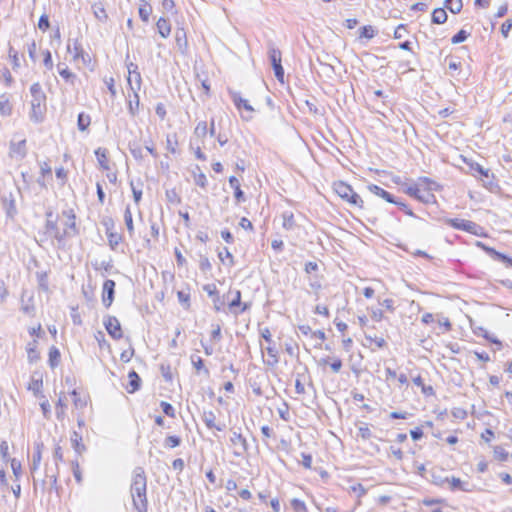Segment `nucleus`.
Here are the masks:
<instances>
[{
  "label": "nucleus",
  "mask_w": 512,
  "mask_h": 512,
  "mask_svg": "<svg viewBox=\"0 0 512 512\" xmlns=\"http://www.w3.org/2000/svg\"><path fill=\"white\" fill-rule=\"evenodd\" d=\"M45 233L55 239L59 246H64L67 239L78 234L77 216L72 208L60 212L46 213Z\"/></svg>",
  "instance_id": "f257e3e1"
},
{
  "label": "nucleus",
  "mask_w": 512,
  "mask_h": 512,
  "mask_svg": "<svg viewBox=\"0 0 512 512\" xmlns=\"http://www.w3.org/2000/svg\"><path fill=\"white\" fill-rule=\"evenodd\" d=\"M441 188L442 187L432 179L420 177L414 184L407 186L404 192L422 203L434 204L436 203L434 193L435 191L441 190Z\"/></svg>",
  "instance_id": "f03ea898"
},
{
  "label": "nucleus",
  "mask_w": 512,
  "mask_h": 512,
  "mask_svg": "<svg viewBox=\"0 0 512 512\" xmlns=\"http://www.w3.org/2000/svg\"><path fill=\"white\" fill-rule=\"evenodd\" d=\"M360 326L364 330V339L362 345L371 352H376L388 348L387 330L377 331L368 327L369 318L367 316L358 317Z\"/></svg>",
  "instance_id": "7ed1b4c3"
},
{
  "label": "nucleus",
  "mask_w": 512,
  "mask_h": 512,
  "mask_svg": "<svg viewBox=\"0 0 512 512\" xmlns=\"http://www.w3.org/2000/svg\"><path fill=\"white\" fill-rule=\"evenodd\" d=\"M147 477L142 468L135 469L131 483V497L135 509L138 512H147Z\"/></svg>",
  "instance_id": "20e7f679"
},
{
  "label": "nucleus",
  "mask_w": 512,
  "mask_h": 512,
  "mask_svg": "<svg viewBox=\"0 0 512 512\" xmlns=\"http://www.w3.org/2000/svg\"><path fill=\"white\" fill-rule=\"evenodd\" d=\"M30 108L29 119L33 123H42L47 113V96L39 82H35L30 86Z\"/></svg>",
  "instance_id": "39448f33"
},
{
  "label": "nucleus",
  "mask_w": 512,
  "mask_h": 512,
  "mask_svg": "<svg viewBox=\"0 0 512 512\" xmlns=\"http://www.w3.org/2000/svg\"><path fill=\"white\" fill-rule=\"evenodd\" d=\"M259 335L264 342H260L263 356L266 354L264 363L268 366H275L280 358V344L273 339L272 330L267 326L259 328Z\"/></svg>",
  "instance_id": "423d86ee"
},
{
  "label": "nucleus",
  "mask_w": 512,
  "mask_h": 512,
  "mask_svg": "<svg viewBox=\"0 0 512 512\" xmlns=\"http://www.w3.org/2000/svg\"><path fill=\"white\" fill-rule=\"evenodd\" d=\"M332 189L343 201L347 202L350 206L360 210L364 209V200L347 182L343 180L334 181L332 184Z\"/></svg>",
  "instance_id": "0eeeda50"
},
{
  "label": "nucleus",
  "mask_w": 512,
  "mask_h": 512,
  "mask_svg": "<svg viewBox=\"0 0 512 512\" xmlns=\"http://www.w3.org/2000/svg\"><path fill=\"white\" fill-rule=\"evenodd\" d=\"M396 310L395 300L391 297H383L378 300L377 305L367 307L369 318L372 321L380 322L385 319V313H394Z\"/></svg>",
  "instance_id": "6e6552de"
},
{
  "label": "nucleus",
  "mask_w": 512,
  "mask_h": 512,
  "mask_svg": "<svg viewBox=\"0 0 512 512\" xmlns=\"http://www.w3.org/2000/svg\"><path fill=\"white\" fill-rule=\"evenodd\" d=\"M229 311L235 315L242 314L250 308V304L241 301V291L229 290L227 293Z\"/></svg>",
  "instance_id": "1a4fd4ad"
},
{
  "label": "nucleus",
  "mask_w": 512,
  "mask_h": 512,
  "mask_svg": "<svg viewBox=\"0 0 512 512\" xmlns=\"http://www.w3.org/2000/svg\"><path fill=\"white\" fill-rule=\"evenodd\" d=\"M447 224L451 226L454 229L466 231L468 233H471L476 236H485V233L483 232V228L476 224L473 221L470 220H464V219H448Z\"/></svg>",
  "instance_id": "9d476101"
},
{
  "label": "nucleus",
  "mask_w": 512,
  "mask_h": 512,
  "mask_svg": "<svg viewBox=\"0 0 512 512\" xmlns=\"http://www.w3.org/2000/svg\"><path fill=\"white\" fill-rule=\"evenodd\" d=\"M27 390L32 392L36 398H44V374L41 371H34L27 383Z\"/></svg>",
  "instance_id": "9b49d317"
},
{
  "label": "nucleus",
  "mask_w": 512,
  "mask_h": 512,
  "mask_svg": "<svg viewBox=\"0 0 512 512\" xmlns=\"http://www.w3.org/2000/svg\"><path fill=\"white\" fill-rule=\"evenodd\" d=\"M69 394L72 397L73 404L76 409H82L86 407L89 403V395L88 393L80 386H76L75 381L73 380V384L71 385V390Z\"/></svg>",
  "instance_id": "f8f14e48"
},
{
  "label": "nucleus",
  "mask_w": 512,
  "mask_h": 512,
  "mask_svg": "<svg viewBox=\"0 0 512 512\" xmlns=\"http://www.w3.org/2000/svg\"><path fill=\"white\" fill-rule=\"evenodd\" d=\"M104 326L112 339L120 340L123 338L121 323L115 316H107L104 320Z\"/></svg>",
  "instance_id": "ddd939ff"
},
{
  "label": "nucleus",
  "mask_w": 512,
  "mask_h": 512,
  "mask_svg": "<svg viewBox=\"0 0 512 512\" xmlns=\"http://www.w3.org/2000/svg\"><path fill=\"white\" fill-rule=\"evenodd\" d=\"M233 102L243 120L248 121L252 119L254 108L247 99L242 98L239 94H234Z\"/></svg>",
  "instance_id": "4468645a"
},
{
  "label": "nucleus",
  "mask_w": 512,
  "mask_h": 512,
  "mask_svg": "<svg viewBox=\"0 0 512 512\" xmlns=\"http://www.w3.org/2000/svg\"><path fill=\"white\" fill-rule=\"evenodd\" d=\"M208 134L215 135L214 120L211 121L210 125L205 120L199 121L193 131L194 138L197 142H203Z\"/></svg>",
  "instance_id": "2eb2a0df"
},
{
  "label": "nucleus",
  "mask_w": 512,
  "mask_h": 512,
  "mask_svg": "<svg viewBox=\"0 0 512 512\" xmlns=\"http://www.w3.org/2000/svg\"><path fill=\"white\" fill-rule=\"evenodd\" d=\"M106 226V237L108 241V245L112 250H115L120 244L123 243L124 237L121 233L115 231L114 229V222L112 219H110L107 223H105Z\"/></svg>",
  "instance_id": "dca6fc26"
},
{
  "label": "nucleus",
  "mask_w": 512,
  "mask_h": 512,
  "mask_svg": "<svg viewBox=\"0 0 512 512\" xmlns=\"http://www.w3.org/2000/svg\"><path fill=\"white\" fill-rule=\"evenodd\" d=\"M269 58L274 69L276 78L283 83L284 82V69L282 67V54L281 51L276 48H271L269 51Z\"/></svg>",
  "instance_id": "f3484780"
},
{
  "label": "nucleus",
  "mask_w": 512,
  "mask_h": 512,
  "mask_svg": "<svg viewBox=\"0 0 512 512\" xmlns=\"http://www.w3.org/2000/svg\"><path fill=\"white\" fill-rule=\"evenodd\" d=\"M128 76L127 83L132 91H139L142 85L141 74L138 66L132 62L127 65Z\"/></svg>",
  "instance_id": "a211bd4d"
},
{
  "label": "nucleus",
  "mask_w": 512,
  "mask_h": 512,
  "mask_svg": "<svg viewBox=\"0 0 512 512\" xmlns=\"http://www.w3.org/2000/svg\"><path fill=\"white\" fill-rule=\"evenodd\" d=\"M52 173L53 170L49 160H44L39 163V175L37 181L41 187L46 188L52 181Z\"/></svg>",
  "instance_id": "6ab92c4d"
},
{
  "label": "nucleus",
  "mask_w": 512,
  "mask_h": 512,
  "mask_svg": "<svg viewBox=\"0 0 512 512\" xmlns=\"http://www.w3.org/2000/svg\"><path fill=\"white\" fill-rule=\"evenodd\" d=\"M115 282L107 279L103 283L102 302L106 308H109L114 301Z\"/></svg>",
  "instance_id": "aec40b11"
},
{
  "label": "nucleus",
  "mask_w": 512,
  "mask_h": 512,
  "mask_svg": "<svg viewBox=\"0 0 512 512\" xmlns=\"http://www.w3.org/2000/svg\"><path fill=\"white\" fill-rule=\"evenodd\" d=\"M462 161L464 164H466L469 168V173L475 177L480 176L481 178H488L489 177V171L488 169L483 168L482 165L479 163L473 161L472 159H469L467 157H462Z\"/></svg>",
  "instance_id": "412c9836"
},
{
  "label": "nucleus",
  "mask_w": 512,
  "mask_h": 512,
  "mask_svg": "<svg viewBox=\"0 0 512 512\" xmlns=\"http://www.w3.org/2000/svg\"><path fill=\"white\" fill-rule=\"evenodd\" d=\"M14 104L11 94L5 92L0 94V114L3 117H10L13 114Z\"/></svg>",
  "instance_id": "4be33fe9"
},
{
  "label": "nucleus",
  "mask_w": 512,
  "mask_h": 512,
  "mask_svg": "<svg viewBox=\"0 0 512 512\" xmlns=\"http://www.w3.org/2000/svg\"><path fill=\"white\" fill-rule=\"evenodd\" d=\"M298 329L300 333L307 338L316 339L320 343L326 340V334L323 330H312V328L307 324L299 325Z\"/></svg>",
  "instance_id": "5701e85b"
},
{
  "label": "nucleus",
  "mask_w": 512,
  "mask_h": 512,
  "mask_svg": "<svg viewBox=\"0 0 512 512\" xmlns=\"http://www.w3.org/2000/svg\"><path fill=\"white\" fill-rule=\"evenodd\" d=\"M95 156L99 165V168L103 171H110L111 163L109 158V151L106 148L99 147L95 150Z\"/></svg>",
  "instance_id": "b1692460"
},
{
  "label": "nucleus",
  "mask_w": 512,
  "mask_h": 512,
  "mask_svg": "<svg viewBox=\"0 0 512 512\" xmlns=\"http://www.w3.org/2000/svg\"><path fill=\"white\" fill-rule=\"evenodd\" d=\"M27 360L29 363H36L41 359V352L39 350V343L37 339H33L26 347Z\"/></svg>",
  "instance_id": "393cba45"
},
{
  "label": "nucleus",
  "mask_w": 512,
  "mask_h": 512,
  "mask_svg": "<svg viewBox=\"0 0 512 512\" xmlns=\"http://www.w3.org/2000/svg\"><path fill=\"white\" fill-rule=\"evenodd\" d=\"M203 421H204L206 427L209 428V429H215L217 431H222L224 429V427H225V425L222 424L218 420L215 412L211 411V410L210 411H205L203 413Z\"/></svg>",
  "instance_id": "a878e982"
},
{
  "label": "nucleus",
  "mask_w": 512,
  "mask_h": 512,
  "mask_svg": "<svg viewBox=\"0 0 512 512\" xmlns=\"http://www.w3.org/2000/svg\"><path fill=\"white\" fill-rule=\"evenodd\" d=\"M175 43L177 50L185 55L188 52V38L184 28H178L175 33Z\"/></svg>",
  "instance_id": "bb28decb"
},
{
  "label": "nucleus",
  "mask_w": 512,
  "mask_h": 512,
  "mask_svg": "<svg viewBox=\"0 0 512 512\" xmlns=\"http://www.w3.org/2000/svg\"><path fill=\"white\" fill-rule=\"evenodd\" d=\"M191 174L196 186L203 190L208 187L207 176L198 165L194 166V168L191 170Z\"/></svg>",
  "instance_id": "cd10ccee"
},
{
  "label": "nucleus",
  "mask_w": 512,
  "mask_h": 512,
  "mask_svg": "<svg viewBox=\"0 0 512 512\" xmlns=\"http://www.w3.org/2000/svg\"><path fill=\"white\" fill-rule=\"evenodd\" d=\"M477 246L482 248L485 252H487L489 255H491L493 258L505 263L506 265H509V266H512V258L506 256L505 254L503 253H500L498 251H496L494 248L492 247H488L486 246L485 244L481 243V242H478L477 243Z\"/></svg>",
  "instance_id": "c85d7f7f"
},
{
  "label": "nucleus",
  "mask_w": 512,
  "mask_h": 512,
  "mask_svg": "<svg viewBox=\"0 0 512 512\" xmlns=\"http://www.w3.org/2000/svg\"><path fill=\"white\" fill-rule=\"evenodd\" d=\"M44 450V443L42 441H38L34 443V451L32 456V465H31V471H36L41 464L42 461V453Z\"/></svg>",
  "instance_id": "c756f323"
},
{
  "label": "nucleus",
  "mask_w": 512,
  "mask_h": 512,
  "mask_svg": "<svg viewBox=\"0 0 512 512\" xmlns=\"http://www.w3.org/2000/svg\"><path fill=\"white\" fill-rule=\"evenodd\" d=\"M129 382L125 389L129 394L137 392L141 387V378L135 370L128 373Z\"/></svg>",
  "instance_id": "7c9ffc66"
},
{
  "label": "nucleus",
  "mask_w": 512,
  "mask_h": 512,
  "mask_svg": "<svg viewBox=\"0 0 512 512\" xmlns=\"http://www.w3.org/2000/svg\"><path fill=\"white\" fill-rule=\"evenodd\" d=\"M229 185L234 191V198L237 203H242L246 200L244 192L241 189V183L235 176L229 177Z\"/></svg>",
  "instance_id": "2f4dec72"
},
{
  "label": "nucleus",
  "mask_w": 512,
  "mask_h": 512,
  "mask_svg": "<svg viewBox=\"0 0 512 512\" xmlns=\"http://www.w3.org/2000/svg\"><path fill=\"white\" fill-rule=\"evenodd\" d=\"M26 144V139L18 142H11L9 146L10 155L15 157H24L27 153Z\"/></svg>",
  "instance_id": "473e14b6"
},
{
  "label": "nucleus",
  "mask_w": 512,
  "mask_h": 512,
  "mask_svg": "<svg viewBox=\"0 0 512 512\" xmlns=\"http://www.w3.org/2000/svg\"><path fill=\"white\" fill-rule=\"evenodd\" d=\"M330 366V368L332 369V371L334 373H338L340 372V370L342 369V366H343V363H342V360L340 358H322L318 361V366L325 369L326 366Z\"/></svg>",
  "instance_id": "72a5a7b5"
},
{
  "label": "nucleus",
  "mask_w": 512,
  "mask_h": 512,
  "mask_svg": "<svg viewBox=\"0 0 512 512\" xmlns=\"http://www.w3.org/2000/svg\"><path fill=\"white\" fill-rule=\"evenodd\" d=\"M444 482L448 484L451 491H469L467 482L462 481L458 477H447Z\"/></svg>",
  "instance_id": "f704fd0d"
},
{
  "label": "nucleus",
  "mask_w": 512,
  "mask_h": 512,
  "mask_svg": "<svg viewBox=\"0 0 512 512\" xmlns=\"http://www.w3.org/2000/svg\"><path fill=\"white\" fill-rule=\"evenodd\" d=\"M156 28H157V32L159 33V35L164 39L168 38L171 34V30H172L171 23L168 19H166L164 17H160L157 20Z\"/></svg>",
  "instance_id": "c9c22d12"
},
{
  "label": "nucleus",
  "mask_w": 512,
  "mask_h": 512,
  "mask_svg": "<svg viewBox=\"0 0 512 512\" xmlns=\"http://www.w3.org/2000/svg\"><path fill=\"white\" fill-rule=\"evenodd\" d=\"M48 365L51 369H55L61 363V352L58 347L51 346L48 350Z\"/></svg>",
  "instance_id": "e433bc0d"
},
{
  "label": "nucleus",
  "mask_w": 512,
  "mask_h": 512,
  "mask_svg": "<svg viewBox=\"0 0 512 512\" xmlns=\"http://www.w3.org/2000/svg\"><path fill=\"white\" fill-rule=\"evenodd\" d=\"M92 11H93V14L95 16V18L99 21V22H106L109 18L108 16V13H107V10L105 8V5L104 3L102 2H96L92 5Z\"/></svg>",
  "instance_id": "4c0bfd02"
},
{
  "label": "nucleus",
  "mask_w": 512,
  "mask_h": 512,
  "mask_svg": "<svg viewBox=\"0 0 512 512\" xmlns=\"http://www.w3.org/2000/svg\"><path fill=\"white\" fill-rule=\"evenodd\" d=\"M218 258L222 265L231 268L235 264V258L228 248H223L218 252Z\"/></svg>",
  "instance_id": "58836bf2"
},
{
  "label": "nucleus",
  "mask_w": 512,
  "mask_h": 512,
  "mask_svg": "<svg viewBox=\"0 0 512 512\" xmlns=\"http://www.w3.org/2000/svg\"><path fill=\"white\" fill-rule=\"evenodd\" d=\"M357 437L364 441L373 437V431L368 423L360 422L357 424Z\"/></svg>",
  "instance_id": "ea45409f"
},
{
  "label": "nucleus",
  "mask_w": 512,
  "mask_h": 512,
  "mask_svg": "<svg viewBox=\"0 0 512 512\" xmlns=\"http://www.w3.org/2000/svg\"><path fill=\"white\" fill-rule=\"evenodd\" d=\"M127 105L129 113L132 116H135L138 113L140 107V100L137 91H133L132 95H128Z\"/></svg>",
  "instance_id": "a19ab883"
},
{
  "label": "nucleus",
  "mask_w": 512,
  "mask_h": 512,
  "mask_svg": "<svg viewBox=\"0 0 512 512\" xmlns=\"http://www.w3.org/2000/svg\"><path fill=\"white\" fill-rule=\"evenodd\" d=\"M124 222L127 228V232L130 238H133L135 235V226L133 221V215L129 206L125 208L124 211Z\"/></svg>",
  "instance_id": "79ce46f5"
},
{
  "label": "nucleus",
  "mask_w": 512,
  "mask_h": 512,
  "mask_svg": "<svg viewBox=\"0 0 512 512\" xmlns=\"http://www.w3.org/2000/svg\"><path fill=\"white\" fill-rule=\"evenodd\" d=\"M166 149L171 154H176L179 150V141L176 133L169 134L166 137Z\"/></svg>",
  "instance_id": "37998d69"
},
{
  "label": "nucleus",
  "mask_w": 512,
  "mask_h": 512,
  "mask_svg": "<svg viewBox=\"0 0 512 512\" xmlns=\"http://www.w3.org/2000/svg\"><path fill=\"white\" fill-rule=\"evenodd\" d=\"M66 407V395L64 392H61L56 402V414L59 419H63L65 417Z\"/></svg>",
  "instance_id": "c03bdc74"
},
{
  "label": "nucleus",
  "mask_w": 512,
  "mask_h": 512,
  "mask_svg": "<svg viewBox=\"0 0 512 512\" xmlns=\"http://www.w3.org/2000/svg\"><path fill=\"white\" fill-rule=\"evenodd\" d=\"M152 14V6L149 2L142 0L139 6V17L143 22H148Z\"/></svg>",
  "instance_id": "a18cd8bd"
},
{
  "label": "nucleus",
  "mask_w": 512,
  "mask_h": 512,
  "mask_svg": "<svg viewBox=\"0 0 512 512\" xmlns=\"http://www.w3.org/2000/svg\"><path fill=\"white\" fill-rule=\"evenodd\" d=\"M8 58L12 64L13 69H18L21 66V59L23 56L12 46L8 49Z\"/></svg>",
  "instance_id": "49530a36"
},
{
  "label": "nucleus",
  "mask_w": 512,
  "mask_h": 512,
  "mask_svg": "<svg viewBox=\"0 0 512 512\" xmlns=\"http://www.w3.org/2000/svg\"><path fill=\"white\" fill-rule=\"evenodd\" d=\"M69 173H70L69 169L62 165L56 167L55 175H56L57 180L59 181L60 186L63 187L67 184Z\"/></svg>",
  "instance_id": "de8ad7c7"
},
{
  "label": "nucleus",
  "mask_w": 512,
  "mask_h": 512,
  "mask_svg": "<svg viewBox=\"0 0 512 512\" xmlns=\"http://www.w3.org/2000/svg\"><path fill=\"white\" fill-rule=\"evenodd\" d=\"M231 444L241 450H245L247 446L246 438L241 434L234 432L230 438Z\"/></svg>",
  "instance_id": "09e8293b"
},
{
  "label": "nucleus",
  "mask_w": 512,
  "mask_h": 512,
  "mask_svg": "<svg viewBox=\"0 0 512 512\" xmlns=\"http://www.w3.org/2000/svg\"><path fill=\"white\" fill-rule=\"evenodd\" d=\"M432 23L443 24L447 21V13L444 8H436L432 12Z\"/></svg>",
  "instance_id": "8fccbe9b"
},
{
  "label": "nucleus",
  "mask_w": 512,
  "mask_h": 512,
  "mask_svg": "<svg viewBox=\"0 0 512 512\" xmlns=\"http://www.w3.org/2000/svg\"><path fill=\"white\" fill-rule=\"evenodd\" d=\"M296 226V220L293 212H284L282 214V227L285 230H291Z\"/></svg>",
  "instance_id": "3c124183"
},
{
  "label": "nucleus",
  "mask_w": 512,
  "mask_h": 512,
  "mask_svg": "<svg viewBox=\"0 0 512 512\" xmlns=\"http://www.w3.org/2000/svg\"><path fill=\"white\" fill-rule=\"evenodd\" d=\"M413 382L416 386L421 388V391L424 395L431 396L434 394V389L430 385H425L423 378L419 375L413 378Z\"/></svg>",
  "instance_id": "603ef678"
},
{
  "label": "nucleus",
  "mask_w": 512,
  "mask_h": 512,
  "mask_svg": "<svg viewBox=\"0 0 512 512\" xmlns=\"http://www.w3.org/2000/svg\"><path fill=\"white\" fill-rule=\"evenodd\" d=\"M91 124V117L83 112L79 113L77 119V126L80 131H86Z\"/></svg>",
  "instance_id": "864d4df0"
},
{
  "label": "nucleus",
  "mask_w": 512,
  "mask_h": 512,
  "mask_svg": "<svg viewBox=\"0 0 512 512\" xmlns=\"http://www.w3.org/2000/svg\"><path fill=\"white\" fill-rule=\"evenodd\" d=\"M177 298H178V301L180 302V304L185 308V309H189L190 308V300H191V294H190V289L187 288L186 291H178L177 292Z\"/></svg>",
  "instance_id": "5fc2aeb1"
},
{
  "label": "nucleus",
  "mask_w": 512,
  "mask_h": 512,
  "mask_svg": "<svg viewBox=\"0 0 512 512\" xmlns=\"http://www.w3.org/2000/svg\"><path fill=\"white\" fill-rule=\"evenodd\" d=\"M493 456L499 462H505L509 458V453L502 446H495L493 448Z\"/></svg>",
  "instance_id": "6e6d98bb"
},
{
  "label": "nucleus",
  "mask_w": 512,
  "mask_h": 512,
  "mask_svg": "<svg viewBox=\"0 0 512 512\" xmlns=\"http://www.w3.org/2000/svg\"><path fill=\"white\" fill-rule=\"evenodd\" d=\"M57 68L59 75L66 81L73 80L75 78V74L69 69L67 65L58 64Z\"/></svg>",
  "instance_id": "4d7b16f0"
},
{
  "label": "nucleus",
  "mask_w": 512,
  "mask_h": 512,
  "mask_svg": "<svg viewBox=\"0 0 512 512\" xmlns=\"http://www.w3.org/2000/svg\"><path fill=\"white\" fill-rule=\"evenodd\" d=\"M445 7L453 14H457L463 7L462 0H446Z\"/></svg>",
  "instance_id": "13d9d810"
},
{
  "label": "nucleus",
  "mask_w": 512,
  "mask_h": 512,
  "mask_svg": "<svg viewBox=\"0 0 512 512\" xmlns=\"http://www.w3.org/2000/svg\"><path fill=\"white\" fill-rule=\"evenodd\" d=\"M359 35L361 38L372 39L376 35V30L371 25H366L360 28Z\"/></svg>",
  "instance_id": "bf43d9fd"
},
{
  "label": "nucleus",
  "mask_w": 512,
  "mask_h": 512,
  "mask_svg": "<svg viewBox=\"0 0 512 512\" xmlns=\"http://www.w3.org/2000/svg\"><path fill=\"white\" fill-rule=\"evenodd\" d=\"M165 195H166L168 202H170L172 204H180L182 201L181 196L179 195V193L176 191L175 188L167 190L165 192Z\"/></svg>",
  "instance_id": "052dcab7"
},
{
  "label": "nucleus",
  "mask_w": 512,
  "mask_h": 512,
  "mask_svg": "<svg viewBox=\"0 0 512 512\" xmlns=\"http://www.w3.org/2000/svg\"><path fill=\"white\" fill-rule=\"evenodd\" d=\"M28 333L33 339H39L44 334L41 323H37L28 328Z\"/></svg>",
  "instance_id": "680f3d73"
},
{
  "label": "nucleus",
  "mask_w": 512,
  "mask_h": 512,
  "mask_svg": "<svg viewBox=\"0 0 512 512\" xmlns=\"http://www.w3.org/2000/svg\"><path fill=\"white\" fill-rule=\"evenodd\" d=\"M103 81H104L111 97L115 98L117 95L115 79L112 76H110V77H104Z\"/></svg>",
  "instance_id": "e2e57ef3"
},
{
  "label": "nucleus",
  "mask_w": 512,
  "mask_h": 512,
  "mask_svg": "<svg viewBox=\"0 0 512 512\" xmlns=\"http://www.w3.org/2000/svg\"><path fill=\"white\" fill-rule=\"evenodd\" d=\"M389 454L396 460H402L404 458V451L402 450V448L397 444V445H394L392 444L390 447H389Z\"/></svg>",
  "instance_id": "0e129e2a"
},
{
  "label": "nucleus",
  "mask_w": 512,
  "mask_h": 512,
  "mask_svg": "<svg viewBox=\"0 0 512 512\" xmlns=\"http://www.w3.org/2000/svg\"><path fill=\"white\" fill-rule=\"evenodd\" d=\"M9 462L15 478L18 480L22 473V465L20 461L15 458L10 459Z\"/></svg>",
  "instance_id": "69168bd1"
},
{
  "label": "nucleus",
  "mask_w": 512,
  "mask_h": 512,
  "mask_svg": "<svg viewBox=\"0 0 512 512\" xmlns=\"http://www.w3.org/2000/svg\"><path fill=\"white\" fill-rule=\"evenodd\" d=\"M438 326L440 329L439 333H447L452 330V323L447 317L438 320Z\"/></svg>",
  "instance_id": "338daca9"
},
{
  "label": "nucleus",
  "mask_w": 512,
  "mask_h": 512,
  "mask_svg": "<svg viewBox=\"0 0 512 512\" xmlns=\"http://www.w3.org/2000/svg\"><path fill=\"white\" fill-rule=\"evenodd\" d=\"M181 443V438L176 435H170L165 438V446L168 448L178 447Z\"/></svg>",
  "instance_id": "774afa93"
}]
</instances>
